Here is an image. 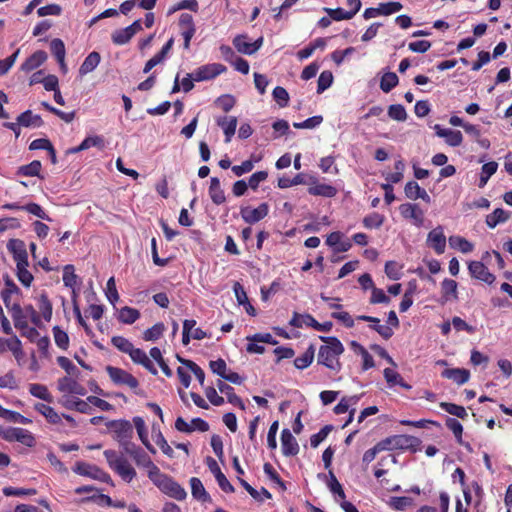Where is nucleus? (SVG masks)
Masks as SVG:
<instances>
[{"label": "nucleus", "instance_id": "1", "mask_svg": "<svg viewBox=\"0 0 512 512\" xmlns=\"http://www.w3.org/2000/svg\"><path fill=\"white\" fill-rule=\"evenodd\" d=\"M320 339L327 345H323L319 349L318 364L324 365L327 368L339 372L341 370V363L338 356L344 351L342 343L335 337L320 336Z\"/></svg>", "mask_w": 512, "mask_h": 512}, {"label": "nucleus", "instance_id": "2", "mask_svg": "<svg viewBox=\"0 0 512 512\" xmlns=\"http://www.w3.org/2000/svg\"><path fill=\"white\" fill-rule=\"evenodd\" d=\"M104 456L110 466L126 482H131L136 476V471L126 458L117 454L114 450L104 451Z\"/></svg>", "mask_w": 512, "mask_h": 512}, {"label": "nucleus", "instance_id": "3", "mask_svg": "<svg viewBox=\"0 0 512 512\" xmlns=\"http://www.w3.org/2000/svg\"><path fill=\"white\" fill-rule=\"evenodd\" d=\"M290 325L297 328H301L303 325L311 326L315 330L323 332H329L333 326L332 322L319 323L311 315L299 314L297 312L293 314Z\"/></svg>", "mask_w": 512, "mask_h": 512}, {"label": "nucleus", "instance_id": "4", "mask_svg": "<svg viewBox=\"0 0 512 512\" xmlns=\"http://www.w3.org/2000/svg\"><path fill=\"white\" fill-rule=\"evenodd\" d=\"M106 371L115 384L127 385L133 390L138 388V380L129 372L113 366H106Z\"/></svg>", "mask_w": 512, "mask_h": 512}, {"label": "nucleus", "instance_id": "5", "mask_svg": "<svg viewBox=\"0 0 512 512\" xmlns=\"http://www.w3.org/2000/svg\"><path fill=\"white\" fill-rule=\"evenodd\" d=\"M0 436L7 441H18L26 446H33L35 439L30 432L22 428H7L0 430Z\"/></svg>", "mask_w": 512, "mask_h": 512}, {"label": "nucleus", "instance_id": "6", "mask_svg": "<svg viewBox=\"0 0 512 512\" xmlns=\"http://www.w3.org/2000/svg\"><path fill=\"white\" fill-rule=\"evenodd\" d=\"M74 471L80 475L89 476L102 482H112L110 475L95 465L87 464L84 462H77Z\"/></svg>", "mask_w": 512, "mask_h": 512}, {"label": "nucleus", "instance_id": "7", "mask_svg": "<svg viewBox=\"0 0 512 512\" xmlns=\"http://www.w3.org/2000/svg\"><path fill=\"white\" fill-rule=\"evenodd\" d=\"M109 427L113 429L116 440L121 443L132 438L133 427L129 421H111Z\"/></svg>", "mask_w": 512, "mask_h": 512}, {"label": "nucleus", "instance_id": "8", "mask_svg": "<svg viewBox=\"0 0 512 512\" xmlns=\"http://www.w3.org/2000/svg\"><path fill=\"white\" fill-rule=\"evenodd\" d=\"M225 71V67L221 64L213 63L198 68L193 74L195 81H203L216 77Z\"/></svg>", "mask_w": 512, "mask_h": 512}, {"label": "nucleus", "instance_id": "9", "mask_svg": "<svg viewBox=\"0 0 512 512\" xmlns=\"http://www.w3.org/2000/svg\"><path fill=\"white\" fill-rule=\"evenodd\" d=\"M268 214V205L266 203H262L255 209H251L250 207L241 208V216L246 223L253 224Z\"/></svg>", "mask_w": 512, "mask_h": 512}, {"label": "nucleus", "instance_id": "10", "mask_svg": "<svg viewBox=\"0 0 512 512\" xmlns=\"http://www.w3.org/2000/svg\"><path fill=\"white\" fill-rule=\"evenodd\" d=\"M206 463L210 469V471L214 474L219 486L224 492L233 493L234 487L228 481L226 476L221 472L220 467L217 462L212 457H207Z\"/></svg>", "mask_w": 512, "mask_h": 512}, {"label": "nucleus", "instance_id": "11", "mask_svg": "<svg viewBox=\"0 0 512 512\" xmlns=\"http://www.w3.org/2000/svg\"><path fill=\"white\" fill-rule=\"evenodd\" d=\"M310 179V187L308 188V192L314 196H323L332 198L337 194V189L334 186L318 183L316 178L313 176H309Z\"/></svg>", "mask_w": 512, "mask_h": 512}, {"label": "nucleus", "instance_id": "12", "mask_svg": "<svg viewBox=\"0 0 512 512\" xmlns=\"http://www.w3.org/2000/svg\"><path fill=\"white\" fill-rule=\"evenodd\" d=\"M58 390L65 393L84 396L86 389L71 377H62L57 383Z\"/></svg>", "mask_w": 512, "mask_h": 512}, {"label": "nucleus", "instance_id": "13", "mask_svg": "<svg viewBox=\"0 0 512 512\" xmlns=\"http://www.w3.org/2000/svg\"><path fill=\"white\" fill-rule=\"evenodd\" d=\"M282 451L285 456H294L299 452V445L290 430L284 429L281 433Z\"/></svg>", "mask_w": 512, "mask_h": 512}, {"label": "nucleus", "instance_id": "14", "mask_svg": "<svg viewBox=\"0 0 512 512\" xmlns=\"http://www.w3.org/2000/svg\"><path fill=\"white\" fill-rule=\"evenodd\" d=\"M469 271L473 277L486 283L491 284L495 280L494 275L488 271L487 267L482 262H471L469 264Z\"/></svg>", "mask_w": 512, "mask_h": 512}, {"label": "nucleus", "instance_id": "15", "mask_svg": "<svg viewBox=\"0 0 512 512\" xmlns=\"http://www.w3.org/2000/svg\"><path fill=\"white\" fill-rule=\"evenodd\" d=\"M400 213L403 217L412 219L417 226L423 224V211L416 204H402L400 206Z\"/></svg>", "mask_w": 512, "mask_h": 512}, {"label": "nucleus", "instance_id": "16", "mask_svg": "<svg viewBox=\"0 0 512 512\" xmlns=\"http://www.w3.org/2000/svg\"><path fill=\"white\" fill-rule=\"evenodd\" d=\"M128 354L134 363L141 364L154 375L157 374V369L143 350L133 346Z\"/></svg>", "mask_w": 512, "mask_h": 512}, {"label": "nucleus", "instance_id": "17", "mask_svg": "<svg viewBox=\"0 0 512 512\" xmlns=\"http://www.w3.org/2000/svg\"><path fill=\"white\" fill-rule=\"evenodd\" d=\"M428 243L429 245L438 253L442 254L445 250L446 246V238L442 232V228L438 227L432 230L428 234Z\"/></svg>", "mask_w": 512, "mask_h": 512}, {"label": "nucleus", "instance_id": "18", "mask_svg": "<svg viewBox=\"0 0 512 512\" xmlns=\"http://www.w3.org/2000/svg\"><path fill=\"white\" fill-rule=\"evenodd\" d=\"M405 195L412 200H416L418 198L424 200L426 203L431 202V198L428 193L422 189L417 182L410 181L405 185Z\"/></svg>", "mask_w": 512, "mask_h": 512}, {"label": "nucleus", "instance_id": "19", "mask_svg": "<svg viewBox=\"0 0 512 512\" xmlns=\"http://www.w3.org/2000/svg\"><path fill=\"white\" fill-rule=\"evenodd\" d=\"M442 377L451 379L458 385H462L469 380L470 372L463 368H449L442 372Z\"/></svg>", "mask_w": 512, "mask_h": 512}, {"label": "nucleus", "instance_id": "20", "mask_svg": "<svg viewBox=\"0 0 512 512\" xmlns=\"http://www.w3.org/2000/svg\"><path fill=\"white\" fill-rule=\"evenodd\" d=\"M165 493L169 494L171 497L177 500H183L186 497L185 490L176 482H174L171 478H167V480L160 487Z\"/></svg>", "mask_w": 512, "mask_h": 512}, {"label": "nucleus", "instance_id": "21", "mask_svg": "<svg viewBox=\"0 0 512 512\" xmlns=\"http://www.w3.org/2000/svg\"><path fill=\"white\" fill-rule=\"evenodd\" d=\"M237 118L234 116L231 117H220L217 119V124L220 126L224 134L226 136V142H230L232 136L235 134L237 127Z\"/></svg>", "mask_w": 512, "mask_h": 512}, {"label": "nucleus", "instance_id": "22", "mask_svg": "<svg viewBox=\"0 0 512 512\" xmlns=\"http://www.w3.org/2000/svg\"><path fill=\"white\" fill-rule=\"evenodd\" d=\"M18 124L23 127H41L43 120L39 115H34L31 110H27L17 117Z\"/></svg>", "mask_w": 512, "mask_h": 512}, {"label": "nucleus", "instance_id": "23", "mask_svg": "<svg viewBox=\"0 0 512 512\" xmlns=\"http://www.w3.org/2000/svg\"><path fill=\"white\" fill-rule=\"evenodd\" d=\"M217 387L221 393L226 394L227 399L231 404L238 406L242 410L245 409L243 401L234 393V389L230 385L218 380Z\"/></svg>", "mask_w": 512, "mask_h": 512}, {"label": "nucleus", "instance_id": "24", "mask_svg": "<svg viewBox=\"0 0 512 512\" xmlns=\"http://www.w3.org/2000/svg\"><path fill=\"white\" fill-rule=\"evenodd\" d=\"M209 195L214 204L220 205L225 202V194L221 189L220 180L216 177L211 178L210 187H209Z\"/></svg>", "mask_w": 512, "mask_h": 512}, {"label": "nucleus", "instance_id": "25", "mask_svg": "<svg viewBox=\"0 0 512 512\" xmlns=\"http://www.w3.org/2000/svg\"><path fill=\"white\" fill-rule=\"evenodd\" d=\"M47 59V54L44 51H36L22 64V70L32 71L39 67Z\"/></svg>", "mask_w": 512, "mask_h": 512}, {"label": "nucleus", "instance_id": "26", "mask_svg": "<svg viewBox=\"0 0 512 512\" xmlns=\"http://www.w3.org/2000/svg\"><path fill=\"white\" fill-rule=\"evenodd\" d=\"M191 484V492L194 498L201 500L203 502H210L211 497L206 492L201 480L199 478L193 477L190 480Z\"/></svg>", "mask_w": 512, "mask_h": 512}, {"label": "nucleus", "instance_id": "27", "mask_svg": "<svg viewBox=\"0 0 512 512\" xmlns=\"http://www.w3.org/2000/svg\"><path fill=\"white\" fill-rule=\"evenodd\" d=\"M100 54L98 52H91L84 60L82 65L80 66L79 73L80 75H86L87 73L92 72L100 62Z\"/></svg>", "mask_w": 512, "mask_h": 512}, {"label": "nucleus", "instance_id": "28", "mask_svg": "<svg viewBox=\"0 0 512 512\" xmlns=\"http://www.w3.org/2000/svg\"><path fill=\"white\" fill-rule=\"evenodd\" d=\"M12 319L14 321V326L18 330L26 329V325H28L26 315L24 311H22L21 306L18 303L12 304L11 307Z\"/></svg>", "mask_w": 512, "mask_h": 512}, {"label": "nucleus", "instance_id": "29", "mask_svg": "<svg viewBox=\"0 0 512 512\" xmlns=\"http://www.w3.org/2000/svg\"><path fill=\"white\" fill-rule=\"evenodd\" d=\"M509 219V214L501 208L495 209L491 214L486 216V224L490 228L496 227L497 224L503 223Z\"/></svg>", "mask_w": 512, "mask_h": 512}, {"label": "nucleus", "instance_id": "30", "mask_svg": "<svg viewBox=\"0 0 512 512\" xmlns=\"http://www.w3.org/2000/svg\"><path fill=\"white\" fill-rule=\"evenodd\" d=\"M35 409L41 413L50 423L52 424H58L61 421L60 416L58 413L50 406L38 403L35 405Z\"/></svg>", "mask_w": 512, "mask_h": 512}, {"label": "nucleus", "instance_id": "31", "mask_svg": "<svg viewBox=\"0 0 512 512\" xmlns=\"http://www.w3.org/2000/svg\"><path fill=\"white\" fill-rule=\"evenodd\" d=\"M314 354H315V348L313 345H310L309 348L305 351V353L303 355L297 357L294 360V365L298 369H304V368L308 367L314 359Z\"/></svg>", "mask_w": 512, "mask_h": 512}, {"label": "nucleus", "instance_id": "32", "mask_svg": "<svg viewBox=\"0 0 512 512\" xmlns=\"http://www.w3.org/2000/svg\"><path fill=\"white\" fill-rule=\"evenodd\" d=\"M140 317V312L128 306L123 307L119 313V320L125 324H132Z\"/></svg>", "mask_w": 512, "mask_h": 512}, {"label": "nucleus", "instance_id": "33", "mask_svg": "<svg viewBox=\"0 0 512 512\" xmlns=\"http://www.w3.org/2000/svg\"><path fill=\"white\" fill-rule=\"evenodd\" d=\"M449 244L453 248L460 249L463 253H469L473 250V244L460 236H451L449 238Z\"/></svg>", "mask_w": 512, "mask_h": 512}, {"label": "nucleus", "instance_id": "34", "mask_svg": "<svg viewBox=\"0 0 512 512\" xmlns=\"http://www.w3.org/2000/svg\"><path fill=\"white\" fill-rule=\"evenodd\" d=\"M398 84V76L394 72L385 73L380 82L382 91L388 93Z\"/></svg>", "mask_w": 512, "mask_h": 512}, {"label": "nucleus", "instance_id": "35", "mask_svg": "<svg viewBox=\"0 0 512 512\" xmlns=\"http://www.w3.org/2000/svg\"><path fill=\"white\" fill-rule=\"evenodd\" d=\"M147 469L149 479L160 488L162 484L167 480L168 476L162 474L160 469L154 463L147 467Z\"/></svg>", "mask_w": 512, "mask_h": 512}, {"label": "nucleus", "instance_id": "36", "mask_svg": "<svg viewBox=\"0 0 512 512\" xmlns=\"http://www.w3.org/2000/svg\"><path fill=\"white\" fill-rule=\"evenodd\" d=\"M497 168H498V164L496 162H494V161L485 163L482 166V173H481V177H480L479 187L482 188V187H484L486 185L488 179L494 173H496Z\"/></svg>", "mask_w": 512, "mask_h": 512}, {"label": "nucleus", "instance_id": "37", "mask_svg": "<svg viewBox=\"0 0 512 512\" xmlns=\"http://www.w3.org/2000/svg\"><path fill=\"white\" fill-rule=\"evenodd\" d=\"M29 391L33 396L41 400L52 402L51 394L49 393L47 387L42 384H31Z\"/></svg>", "mask_w": 512, "mask_h": 512}, {"label": "nucleus", "instance_id": "38", "mask_svg": "<svg viewBox=\"0 0 512 512\" xmlns=\"http://www.w3.org/2000/svg\"><path fill=\"white\" fill-rule=\"evenodd\" d=\"M247 35H238L233 40V45L238 50V52L251 55L253 54L251 51L252 45L247 41Z\"/></svg>", "mask_w": 512, "mask_h": 512}, {"label": "nucleus", "instance_id": "39", "mask_svg": "<svg viewBox=\"0 0 512 512\" xmlns=\"http://www.w3.org/2000/svg\"><path fill=\"white\" fill-rule=\"evenodd\" d=\"M41 170V162L38 160L32 161L28 165L19 167L17 174L23 176H38Z\"/></svg>", "mask_w": 512, "mask_h": 512}, {"label": "nucleus", "instance_id": "40", "mask_svg": "<svg viewBox=\"0 0 512 512\" xmlns=\"http://www.w3.org/2000/svg\"><path fill=\"white\" fill-rule=\"evenodd\" d=\"M440 407L451 415L457 416L458 418L465 419L468 414L463 406H459L453 403L441 402Z\"/></svg>", "mask_w": 512, "mask_h": 512}, {"label": "nucleus", "instance_id": "41", "mask_svg": "<svg viewBox=\"0 0 512 512\" xmlns=\"http://www.w3.org/2000/svg\"><path fill=\"white\" fill-rule=\"evenodd\" d=\"M39 310L46 321H50L52 317V304L46 294L39 297Z\"/></svg>", "mask_w": 512, "mask_h": 512}, {"label": "nucleus", "instance_id": "42", "mask_svg": "<svg viewBox=\"0 0 512 512\" xmlns=\"http://www.w3.org/2000/svg\"><path fill=\"white\" fill-rule=\"evenodd\" d=\"M442 294L446 301L449 300L450 295L457 299V282L452 279H445L442 282Z\"/></svg>", "mask_w": 512, "mask_h": 512}, {"label": "nucleus", "instance_id": "43", "mask_svg": "<svg viewBox=\"0 0 512 512\" xmlns=\"http://www.w3.org/2000/svg\"><path fill=\"white\" fill-rule=\"evenodd\" d=\"M394 449H408L413 446L416 438L407 435H394Z\"/></svg>", "mask_w": 512, "mask_h": 512}, {"label": "nucleus", "instance_id": "44", "mask_svg": "<svg viewBox=\"0 0 512 512\" xmlns=\"http://www.w3.org/2000/svg\"><path fill=\"white\" fill-rule=\"evenodd\" d=\"M389 505L395 510H405L407 507L413 505V499L410 497H392Z\"/></svg>", "mask_w": 512, "mask_h": 512}, {"label": "nucleus", "instance_id": "45", "mask_svg": "<svg viewBox=\"0 0 512 512\" xmlns=\"http://www.w3.org/2000/svg\"><path fill=\"white\" fill-rule=\"evenodd\" d=\"M164 329H165L164 324L157 323L144 332L143 338L146 341L157 340L162 335Z\"/></svg>", "mask_w": 512, "mask_h": 512}, {"label": "nucleus", "instance_id": "46", "mask_svg": "<svg viewBox=\"0 0 512 512\" xmlns=\"http://www.w3.org/2000/svg\"><path fill=\"white\" fill-rule=\"evenodd\" d=\"M57 362L60 365V367L63 368L68 373V375L74 376L76 378L79 377V370L67 357L59 356L57 358Z\"/></svg>", "mask_w": 512, "mask_h": 512}, {"label": "nucleus", "instance_id": "47", "mask_svg": "<svg viewBox=\"0 0 512 512\" xmlns=\"http://www.w3.org/2000/svg\"><path fill=\"white\" fill-rule=\"evenodd\" d=\"M53 334L55 343L61 348L66 350L69 345V337L67 333L63 330H61L58 326H55L53 328Z\"/></svg>", "mask_w": 512, "mask_h": 512}, {"label": "nucleus", "instance_id": "48", "mask_svg": "<svg viewBox=\"0 0 512 512\" xmlns=\"http://www.w3.org/2000/svg\"><path fill=\"white\" fill-rule=\"evenodd\" d=\"M388 115L389 117L397 121H405L407 118L406 110L400 104H394L389 106Z\"/></svg>", "mask_w": 512, "mask_h": 512}, {"label": "nucleus", "instance_id": "49", "mask_svg": "<svg viewBox=\"0 0 512 512\" xmlns=\"http://www.w3.org/2000/svg\"><path fill=\"white\" fill-rule=\"evenodd\" d=\"M443 138H445L446 143L452 147L459 146L463 140V136L460 131L451 129H447Z\"/></svg>", "mask_w": 512, "mask_h": 512}, {"label": "nucleus", "instance_id": "50", "mask_svg": "<svg viewBox=\"0 0 512 512\" xmlns=\"http://www.w3.org/2000/svg\"><path fill=\"white\" fill-rule=\"evenodd\" d=\"M445 424L453 432L454 436L457 438L458 443L461 444L463 433L462 424L454 418H447Z\"/></svg>", "mask_w": 512, "mask_h": 512}, {"label": "nucleus", "instance_id": "51", "mask_svg": "<svg viewBox=\"0 0 512 512\" xmlns=\"http://www.w3.org/2000/svg\"><path fill=\"white\" fill-rule=\"evenodd\" d=\"M325 11L328 13L331 19L335 21L348 20L351 19L354 15L350 11H345L342 8L330 9L326 8Z\"/></svg>", "mask_w": 512, "mask_h": 512}, {"label": "nucleus", "instance_id": "52", "mask_svg": "<svg viewBox=\"0 0 512 512\" xmlns=\"http://www.w3.org/2000/svg\"><path fill=\"white\" fill-rule=\"evenodd\" d=\"M132 37L133 35H131L126 27L124 29L116 30L112 34V41L117 45H122L128 43Z\"/></svg>", "mask_w": 512, "mask_h": 512}, {"label": "nucleus", "instance_id": "53", "mask_svg": "<svg viewBox=\"0 0 512 512\" xmlns=\"http://www.w3.org/2000/svg\"><path fill=\"white\" fill-rule=\"evenodd\" d=\"M77 275L73 265H66L63 270V282L65 286L73 288L76 285Z\"/></svg>", "mask_w": 512, "mask_h": 512}, {"label": "nucleus", "instance_id": "54", "mask_svg": "<svg viewBox=\"0 0 512 512\" xmlns=\"http://www.w3.org/2000/svg\"><path fill=\"white\" fill-rule=\"evenodd\" d=\"M328 486L332 493L337 494L341 499H345L344 490H343L341 484L338 482V480L332 470H329Z\"/></svg>", "mask_w": 512, "mask_h": 512}, {"label": "nucleus", "instance_id": "55", "mask_svg": "<svg viewBox=\"0 0 512 512\" xmlns=\"http://www.w3.org/2000/svg\"><path fill=\"white\" fill-rule=\"evenodd\" d=\"M333 82V75L330 71H323L318 78L317 92L322 93L331 86Z\"/></svg>", "mask_w": 512, "mask_h": 512}, {"label": "nucleus", "instance_id": "56", "mask_svg": "<svg viewBox=\"0 0 512 512\" xmlns=\"http://www.w3.org/2000/svg\"><path fill=\"white\" fill-rule=\"evenodd\" d=\"M332 425H325L317 434H314L310 438V444L316 448L332 431Z\"/></svg>", "mask_w": 512, "mask_h": 512}, {"label": "nucleus", "instance_id": "57", "mask_svg": "<svg viewBox=\"0 0 512 512\" xmlns=\"http://www.w3.org/2000/svg\"><path fill=\"white\" fill-rule=\"evenodd\" d=\"M50 48L58 62H63V58H65V46L62 40L53 39L50 43Z\"/></svg>", "mask_w": 512, "mask_h": 512}, {"label": "nucleus", "instance_id": "58", "mask_svg": "<svg viewBox=\"0 0 512 512\" xmlns=\"http://www.w3.org/2000/svg\"><path fill=\"white\" fill-rule=\"evenodd\" d=\"M112 344L123 353H129L133 347V344L122 336H114L111 339Z\"/></svg>", "mask_w": 512, "mask_h": 512}, {"label": "nucleus", "instance_id": "59", "mask_svg": "<svg viewBox=\"0 0 512 512\" xmlns=\"http://www.w3.org/2000/svg\"><path fill=\"white\" fill-rule=\"evenodd\" d=\"M23 210L37 216L38 218L51 221V218L44 212L42 207L37 203H28L23 206Z\"/></svg>", "mask_w": 512, "mask_h": 512}, {"label": "nucleus", "instance_id": "60", "mask_svg": "<svg viewBox=\"0 0 512 512\" xmlns=\"http://www.w3.org/2000/svg\"><path fill=\"white\" fill-rule=\"evenodd\" d=\"M359 400V396H351L349 398H342L341 401L335 406L334 412L336 414L346 413L349 409L350 404H356Z\"/></svg>", "mask_w": 512, "mask_h": 512}, {"label": "nucleus", "instance_id": "61", "mask_svg": "<svg viewBox=\"0 0 512 512\" xmlns=\"http://www.w3.org/2000/svg\"><path fill=\"white\" fill-rule=\"evenodd\" d=\"M173 43H174L173 38H170L167 41V43L162 47V49L151 58L153 60V62L155 63V65L163 63V61L167 57L168 53L172 49Z\"/></svg>", "mask_w": 512, "mask_h": 512}, {"label": "nucleus", "instance_id": "62", "mask_svg": "<svg viewBox=\"0 0 512 512\" xmlns=\"http://www.w3.org/2000/svg\"><path fill=\"white\" fill-rule=\"evenodd\" d=\"M173 43H174L173 38H170L167 41V43L162 47V49L151 58L153 60V62L155 63V65L163 63V61L167 57L168 53L172 49Z\"/></svg>", "mask_w": 512, "mask_h": 512}, {"label": "nucleus", "instance_id": "63", "mask_svg": "<svg viewBox=\"0 0 512 512\" xmlns=\"http://www.w3.org/2000/svg\"><path fill=\"white\" fill-rule=\"evenodd\" d=\"M273 98L274 100L281 106V107H285L287 106L288 104V101H289V94L288 92L286 91L285 88L283 87H280V86H277L276 88H274L273 90Z\"/></svg>", "mask_w": 512, "mask_h": 512}, {"label": "nucleus", "instance_id": "64", "mask_svg": "<svg viewBox=\"0 0 512 512\" xmlns=\"http://www.w3.org/2000/svg\"><path fill=\"white\" fill-rule=\"evenodd\" d=\"M132 458L138 466L144 468L149 467L153 463L149 455L142 448H140Z\"/></svg>", "mask_w": 512, "mask_h": 512}]
</instances>
